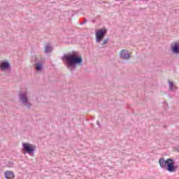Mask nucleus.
<instances>
[{
	"label": "nucleus",
	"instance_id": "a211bd4d",
	"mask_svg": "<svg viewBox=\"0 0 179 179\" xmlns=\"http://www.w3.org/2000/svg\"><path fill=\"white\" fill-rule=\"evenodd\" d=\"M115 1H120V0H115ZM122 1H124V0H122Z\"/></svg>",
	"mask_w": 179,
	"mask_h": 179
},
{
	"label": "nucleus",
	"instance_id": "39448f33",
	"mask_svg": "<svg viewBox=\"0 0 179 179\" xmlns=\"http://www.w3.org/2000/svg\"><path fill=\"white\" fill-rule=\"evenodd\" d=\"M174 164V159H171V161H169L166 165L167 171L169 173H176L178 169V166Z\"/></svg>",
	"mask_w": 179,
	"mask_h": 179
},
{
	"label": "nucleus",
	"instance_id": "f03ea898",
	"mask_svg": "<svg viewBox=\"0 0 179 179\" xmlns=\"http://www.w3.org/2000/svg\"><path fill=\"white\" fill-rule=\"evenodd\" d=\"M19 99L24 107L27 108L31 107V102L29 101V97H27V92H20Z\"/></svg>",
	"mask_w": 179,
	"mask_h": 179
},
{
	"label": "nucleus",
	"instance_id": "0eeeda50",
	"mask_svg": "<svg viewBox=\"0 0 179 179\" xmlns=\"http://www.w3.org/2000/svg\"><path fill=\"white\" fill-rule=\"evenodd\" d=\"M0 69L1 71H9L10 69V64L8 62L3 61L0 63Z\"/></svg>",
	"mask_w": 179,
	"mask_h": 179
},
{
	"label": "nucleus",
	"instance_id": "6e6552de",
	"mask_svg": "<svg viewBox=\"0 0 179 179\" xmlns=\"http://www.w3.org/2000/svg\"><path fill=\"white\" fill-rule=\"evenodd\" d=\"M169 162H171V158L167 159L166 160L164 159V158H161L159 160V164L160 167H162V169H164V167L167 166Z\"/></svg>",
	"mask_w": 179,
	"mask_h": 179
},
{
	"label": "nucleus",
	"instance_id": "9b49d317",
	"mask_svg": "<svg viewBox=\"0 0 179 179\" xmlns=\"http://www.w3.org/2000/svg\"><path fill=\"white\" fill-rule=\"evenodd\" d=\"M168 83L169 84V90H171V92H174L177 90V87L174 85V83H173L171 80H169Z\"/></svg>",
	"mask_w": 179,
	"mask_h": 179
},
{
	"label": "nucleus",
	"instance_id": "1a4fd4ad",
	"mask_svg": "<svg viewBox=\"0 0 179 179\" xmlns=\"http://www.w3.org/2000/svg\"><path fill=\"white\" fill-rule=\"evenodd\" d=\"M171 47L172 52L179 54V42H174Z\"/></svg>",
	"mask_w": 179,
	"mask_h": 179
},
{
	"label": "nucleus",
	"instance_id": "f8f14e48",
	"mask_svg": "<svg viewBox=\"0 0 179 179\" xmlns=\"http://www.w3.org/2000/svg\"><path fill=\"white\" fill-rule=\"evenodd\" d=\"M35 65V69L36 71H41L43 69V63L41 62L36 63Z\"/></svg>",
	"mask_w": 179,
	"mask_h": 179
},
{
	"label": "nucleus",
	"instance_id": "4468645a",
	"mask_svg": "<svg viewBox=\"0 0 179 179\" xmlns=\"http://www.w3.org/2000/svg\"><path fill=\"white\" fill-rule=\"evenodd\" d=\"M108 41H110V39H108V38H105V39L103 41V42H102V43H101V45H106V44H107V43H108Z\"/></svg>",
	"mask_w": 179,
	"mask_h": 179
},
{
	"label": "nucleus",
	"instance_id": "ddd939ff",
	"mask_svg": "<svg viewBox=\"0 0 179 179\" xmlns=\"http://www.w3.org/2000/svg\"><path fill=\"white\" fill-rule=\"evenodd\" d=\"M52 47H51L50 45H46L45 47V52L46 54H49V52H52Z\"/></svg>",
	"mask_w": 179,
	"mask_h": 179
},
{
	"label": "nucleus",
	"instance_id": "f257e3e1",
	"mask_svg": "<svg viewBox=\"0 0 179 179\" xmlns=\"http://www.w3.org/2000/svg\"><path fill=\"white\" fill-rule=\"evenodd\" d=\"M64 65L71 72H73L76 69L77 65H83V58L78 52L73 51L69 54H65L62 57Z\"/></svg>",
	"mask_w": 179,
	"mask_h": 179
},
{
	"label": "nucleus",
	"instance_id": "9d476101",
	"mask_svg": "<svg viewBox=\"0 0 179 179\" xmlns=\"http://www.w3.org/2000/svg\"><path fill=\"white\" fill-rule=\"evenodd\" d=\"M4 177H5L6 179H14L15 178V174H13V171H6L4 173Z\"/></svg>",
	"mask_w": 179,
	"mask_h": 179
},
{
	"label": "nucleus",
	"instance_id": "2eb2a0df",
	"mask_svg": "<svg viewBox=\"0 0 179 179\" xmlns=\"http://www.w3.org/2000/svg\"><path fill=\"white\" fill-rule=\"evenodd\" d=\"M87 22V20H86V18L84 19V21L83 22H81L80 24H85V23Z\"/></svg>",
	"mask_w": 179,
	"mask_h": 179
},
{
	"label": "nucleus",
	"instance_id": "7ed1b4c3",
	"mask_svg": "<svg viewBox=\"0 0 179 179\" xmlns=\"http://www.w3.org/2000/svg\"><path fill=\"white\" fill-rule=\"evenodd\" d=\"M107 34V30L106 28L97 29L95 32V38L97 43H101V40L104 38V36Z\"/></svg>",
	"mask_w": 179,
	"mask_h": 179
},
{
	"label": "nucleus",
	"instance_id": "20e7f679",
	"mask_svg": "<svg viewBox=\"0 0 179 179\" xmlns=\"http://www.w3.org/2000/svg\"><path fill=\"white\" fill-rule=\"evenodd\" d=\"M22 151L23 153H28V155H31V156H33V154L34 153V145L33 144L23 143Z\"/></svg>",
	"mask_w": 179,
	"mask_h": 179
},
{
	"label": "nucleus",
	"instance_id": "dca6fc26",
	"mask_svg": "<svg viewBox=\"0 0 179 179\" xmlns=\"http://www.w3.org/2000/svg\"><path fill=\"white\" fill-rule=\"evenodd\" d=\"M96 124L98 125V127H100V121L98 120V121L96 122Z\"/></svg>",
	"mask_w": 179,
	"mask_h": 179
},
{
	"label": "nucleus",
	"instance_id": "f3484780",
	"mask_svg": "<svg viewBox=\"0 0 179 179\" xmlns=\"http://www.w3.org/2000/svg\"><path fill=\"white\" fill-rule=\"evenodd\" d=\"M138 1H144L145 2H148L149 0H138Z\"/></svg>",
	"mask_w": 179,
	"mask_h": 179
},
{
	"label": "nucleus",
	"instance_id": "423d86ee",
	"mask_svg": "<svg viewBox=\"0 0 179 179\" xmlns=\"http://www.w3.org/2000/svg\"><path fill=\"white\" fill-rule=\"evenodd\" d=\"M120 59L127 60L131 58V55H129V52L127 50H122L120 52Z\"/></svg>",
	"mask_w": 179,
	"mask_h": 179
}]
</instances>
